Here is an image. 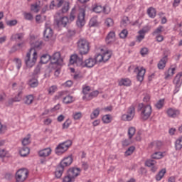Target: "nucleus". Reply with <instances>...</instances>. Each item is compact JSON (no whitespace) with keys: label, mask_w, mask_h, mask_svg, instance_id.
Returning <instances> with one entry per match:
<instances>
[{"label":"nucleus","mask_w":182,"mask_h":182,"mask_svg":"<svg viewBox=\"0 0 182 182\" xmlns=\"http://www.w3.org/2000/svg\"><path fill=\"white\" fill-rule=\"evenodd\" d=\"M70 65H76L77 66H81L82 68H93L96 65V60L95 58H90L83 62V55L73 54L70 58Z\"/></svg>","instance_id":"nucleus-1"},{"label":"nucleus","mask_w":182,"mask_h":182,"mask_svg":"<svg viewBox=\"0 0 182 182\" xmlns=\"http://www.w3.org/2000/svg\"><path fill=\"white\" fill-rule=\"evenodd\" d=\"M77 16V26L78 28H82V26H85V23H86V21H85V16H86V10H85V9H82L79 12L76 7L73 8L68 18L70 22H73V21L76 19Z\"/></svg>","instance_id":"nucleus-2"},{"label":"nucleus","mask_w":182,"mask_h":182,"mask_svg":"<svg viewBox=\"0 0 182 182\" xmlns=\"http://www.w3.org/2000/svg\"><path fill=\"white\" fill-rule=\"evenodd\" d=\"M72 163H73V158H72V156L64 158L56 168L55 177H57V178H60L62 174H63V171H65V168L70 166Z\"/></svg>","instance_id":"nucleus-3"},{"label":"nucleus","mask_w":182,"mask_h":182,"mask_svg":"<svg viewBox=\"0 0 182 182\" xmlns=\"http://www.w3.org/2000/svg\"><path fill=\"white\" fill-rule=\"evenodd\" d=\"M137 110L139 113H140L142 120H147L151 116V113H153L151 105H145L144 103H140L138 105Z\"/></svg>","instance_id":"nucleus-4"},{"label":"nucleus","mask_w":182,"mask_h":182,"mask_svg":"<svg viewBox=\"0 0 182 182\" xmlns=\"http://www.w3.org/2000/svg\"><path fill=\"white\" fill-rule=\"evenodd\" d=\"M89 41L85 38H80L77 42V49L80 52L78 55H87L90 50V46Z\"/></svg>","instance_id":"nucleus-5"},{"label":"nucleus","mask_w":182,"mask_h":182,"mask_svg":"<svg viewBox=\"0 0 182 182\" xmlns=\"http://www.w3.org/2000/svg\"><path fill=\"white\" fill-rule=\"evenodd\" d=\"M33 50V48L30 49L29 52L26 53V55L24 58V62L27 68L35 66V63H36V60H38V53L36 51L33 53V58H31V55Z\"/></svg>","instance_id":"nucleus-6"},{"label":"nucleus","mask_w":182,"mask_h":182,"mask_svg":"<svg viewBox=\"0 0 182 182\" xmlns=\"http://www.w3.org/2000/svg\"><path fill=\"white\" fill-rule=\"evenodd\" d=\"M70 146H72V140H67L60 144L55 148V154H58V156H60V154H63L65 151H68Z\"/></svg>","instance_id":"nucleus-7"},{"label":"nucleus","mask_w":182,"mask_h":182,"mask_svg":"<svg viewBox=\"0 0 182 182\" xmlns=\"http://www.w3.org/2000/svg\"><path fill=\"white\" fill-rule=\"evenodd\" d=\"M134 116H136V108H134V106L131 105L128 107L127 113L122 114V120L124 122H132L134 119Z\"/></svg>","instance_id":"nucleus-8"},{"label":"nucleus","mask_w":182,"mask_h":182,"mask_svg":"<svg viewBox=\"0 0 182 182\" xmlns=\"http://www.w3.org/2000/svg\"><path fill=\"white\" fill-rule=\"evenodd\" d=\"M29 172L26 168L19 169L16 173V180L17 182H23L26 178H28V176Z\"/></svg>","instance_id":"nucleus-9"},{"label":"nucleus","mask_w":182,"mask_h":182,"mask_svg":"<svg viewBox=\"0 0 182 182\" xmlns=\"http://www.w3.org/2000/svg\"><path fill=\"white\" fill-rule=\"evenodd\" d=\"M173 85H175V90H173V94L178 93L180 92V87L182 85V72L178 73L173 79Z\"/></svg>","instance_id":"nucleus-10"},{"label":"nucleus","mask_w":182,"mask_h":182,"mask_svg":"<svg viewBox=\"0 0 182 182\" xmlns=\"http://www.w3.org/2000/svg\"><path fill=\"white\" fill-rule=\"evenodd\" d=\"M134 73H136V79L139 82H143L144 80V75H146V69L144 68H140L139 66H136L134 70Z\"/></svg>","instance_id":"nucleus-11"},{"label":"nucleus","mask_w":182,"mask_h":182,"mask_svg":"<svg viewBox=\"0 0 182 182\" xmlns=\"http://www.w3.org/2000/svg\"><path fill=\"white\" fill-rule=\"evenodd\" d=\"M50 61L52 65H57L58 66H60L62 63H63V59L60 58V53H55L53 56L50 57Z\"/></svg>","instance_id":"nucleus-12"},{"label":"nucleus","mask_w":182,"mask_h":182,"mask_svg":"<svg viewBox=\"0 0 182 182\" xmlns=\"http://www.w3.org/2000/svg\"><path fill=\"white\" fill-rule=\"evenodd\" d=\"M166 114L168 117H171V119H176L180 116V109L174 107H170L166 109Z\"/></svg>","instance_id":"nucleus-13"},{"label":"nucleus","mask_w":182,"mask_h":182,"mask_svg":"<svg viewBox=\"0 0 182 182\" xmlns=\"http://www.w3.org/2000/svg\"><path fill=\"white\" fill-rule=\"evenodd\" d=\"M43 36L45 41H49L50 39H52V37L53 36V30H52L50 24L48 23H46V29L43 33Z\"/></svg>","instance_id":"nucleus-14"},{"label":"nucleus","mask_w":182,"mask_h":182,"mask_svg":"<svg viewBox=\"0 0 182 182\" xmlns=\"http://www.w3.org/2000/svg\"><path fill=\"white\" fill-rule=\"evenodd\" d=\"M116 41V33L110 31L105 38L107 45H112Z\"/></svg>","instance_id":"nucleus-15"},{"label":"nucleus","mask_w":182,"mask_h":182,"mask_svg":"<svg viewBox=\"0 0 182 182\" xmlns=\"http://www.w3.org/2000/svg\"><path fill=\"white\" fill-rule=\"evenodd\" d=\"M68 174L70 177H72L74 180L80 174V168H70L68 170Z\"/></svg>","instance_id":"nucleus-16"},{"label":"nucleus","mask_w":182,"mask_h":182,"mask_svg":"<svg viewBox=\"0 0 182 182\" xmlns=\"http://www.w3.org/2000/svg\"><path fill=\"white\" fill-rule=\"evenodd\" d=\"M38 154L39 157H49V156L52 154V149L48 147L41 149L38 152Z\"/></svg>","instance_id":"nucleus-17"},{"label":"nucleus","mask_w":182,"mask_h":182,"mask_svg":"<svg viewBox=\"0 0 182 182\" xmlns=\"http://www.w3.org/2000/svg\"><path fill=\"white\" fill-rule=\"evenodd\" d=\"M99 90H94L89 93L87 96H82V100H85L86 102H90L95 97H97L99 96Z\"/></svg>","instance_id":"nucleus-18"},{"label":"nucleus","mask_w":182,"mask_h":182,"mask_svg":"<svg viewBox=\"0 0 182 182\" xmlns=\"http://www.w3.org/2000/svg\"><path fill=\"white\" fill-rule=\"evenodd\" d=\"M101 53L102 54V58L104 59V63H106L109 59L112 58V50L101 49Z\"/></svg>","instance_id":"nucleus-19"},{"label":"nucleus","mask_w":182,"mask_h":182,"mask_svg":"<svg viewBox=\"0 0 182 182\" xmlns=\"http://www.w3.org/2000/svg\"><path fill=\"white\" fill-rule=\"evenodd\" d=\"M163 146V143L160 141H154L149 145V149H154V150H160Z\"/></svg>","instance_id":"nucleus-20"},{"label":"nucleus","mask_w":182,"mask_h":182,"mask_svg":"<svg viewBox=\"0 0 182 182\" xmlns=\"http://www.w3.org/2000/svg\"><path fill=\"white\" fill-rule=\"evenodd\" d=\"M33 100H35V97H33V95H26L23 98L24 105H27V106L32 105L33 103Z\"/></svg>","instance_id":"nucleus-21"},{"label":"nucleus","mask_w":182,"mask_h":182,"mask_svg":"<svg viewBox=\"0 0 182 182\" xmlns=\"http://www.w3.org/2000/svg\"><path fill=\"white\" fill-rule=\"evenodd\" d=\"M168 60V58L167 55H165L164 58H162L160 61L158 63V68L163 70L164 68H166V64L167 63Z\"/></svg>","instance_id":"nucleus-22"},{"label":"nucleus","mask_w":182,"mask_h":182,"mask_svg":"<svg viewBox=\"0 0 182 182\" xmlns=\"http://www.w3.org/2000/svg\"><path fill=\"white\" fill-rule=\"evenodd\" d=\"M69 22H70V21L69 20V18L68 16H64L62 17L58 22H57V25L58 26H66V25H68V23H69Z\"/></svg>","instance_id":"nucleus-23"},{"label":"nucleus","mask_w":182,"mask_h":182,"mask_svg":"<svg viewBox=\"0 0 182 182\" xmlns=\"http://www.w3.org/2000/svg\"><path fill=\"white\" fill-rule=\"evenodd\" d=\"M146 14L149 18L154 19V18H156V15H157V11L154 9V7H149L146 11Z\"/></svg>","instance_id":"nucleus-24"},{"label":"nucleus","mask_w":182,"mask_h":182,"mask_svg":"<svg viewBox=\"0 0 182 182\" xmlns=\"http://www.w3.org/2000/svg\"><path fill=\"white\" fill-rule=\"evenodd\" d=\"M42 45H43V42L36 41L34 43L31 45L32 47L30 49H33V50L32 51L33 53V52H36V50L41 49Z\"/></svg>","instance_id":"nucleus-25"},{"label":"nucleus","mask_w":182,"mask_h":182,"mask_svg":"<svg viewBox=\"0 0 182 182\" xmlns=\"http://www.w3.org/2000/svg\"><path fill=\"white\" fill-rule=\"evenodd\" d=\"M119 86H132V81L129 78H122L119 82Z\"/></svg>","instance_id":"nucleus-26"},{"label":"nucleus","mask_w":182,"mask_h":182,"mask_svg":"<svg viewBox=\"0 0 182 182\" xmlns=\"http://www.w3.org/2000/svg\"><path fill=\"white\" fill-rule=\"evenodd\" d=\"M30 153L29 148L28 146H23L20 150H19V154L21 157H26Z\"/></svg>","instance_id":"nucleus-27"},{"label":"nucleus","mask_w":182,"mask_h":182,"mask_svg":"<svg viewBox=\"0 0 182 182\" xmlns=\"http://www.w3.org/2000/svg\"><path fill=\"white\" fill-rule=\"evenodd\" d=\"M23 36H25L23 33L14 34L11 37V41H22V39H23Z\"/></svg>","instance_id":"nucleus-28"},{"label":"nucleus","mask_w":182,"mask_h":182,"mask_svg":"<svg viewBox=\"0 0 182 182\" xmlns=\"http://www.w3.org/2000/svg\"><path fill=\"white\" fill-rule=\"evenodd\" d=\"M28 85L30 87H38L39 85V82L38 81V78L36 77L31 78L28 81Z\"/></svg>","instance_id":"nucleus-29"},{"label":"nucleus","mask_w":182,"mask_h":182,"mask_svg":"<svg viewBox=\"0 0 182 182\" xmlns=\"http://www.w3.org/2000/svg\"><path fill=\"white\" fill-rule=\"evenodd\" d=\"M99 114H100V108L97 107L91 113L90 119L94 120V119H97V117H99Z\"/></svg>","instance_id":"nucleus-30"},{"label":"nucleus","mask_w":182,"mask_h":182,"mask_svg":"<svg viewBox=\"0 0 182 182\" xmlns=\"http://www.w3.org/2000/svg\"><path fill=\"white\" fill-rule=\"evenodd\" d=\"M94 60H95V63H102V62L105 63V60L103 58V54H102V51L100 53H98L95 55Z\"/></svg>","instance_id":"nucleus-31"},{"label":"nucleus","mask_w":182,"mask_h":182,"mask_svg":"<svg viewBox=\"0 0 182 182\" xmlns=\"http://www.w3.org/2000/svg\"><path fill=\"white\" fill-rule=\"evenodd\" d=\"M63 102L65 105H70V103H73V102H75V98L70 95H68L63 97Z\"/></svg>","instance_id":"nucleus-32"},{"label":"nucleus","mask_w":182,"mask_h":182,"mask_svg":"<svg viewBox=\"0 0 182 182\" xmlns=\"http://www.w3.org/2000/svg\"><path fill=\"white\" fill-rule=\"evenodd\" d=\"M92 91V87L89 85H83L82 93L84 95L83 96H88L89 92Z\"/></svg>","instance_id":"nucleus-33"},{"label":"nucleus","mask_w":182,"mask_h":182,"mask_svg":"<svg viewBox=\"0 0 182 182\" xmlns=\"http://www.w3.org/2000/svg\"><path fill=\"white\" fill-rule=\"evenodd\" d=\"M174 72H176V68H168V71L165 73V79L171 77L174 75Z\"/></svg>","instance_id":"nucleus-34"},{"label":"nucleus","mask_w":182,"mask_h":182,"mask_svg":"<svg viewBox=\"0 0 182 182\" xmlns=\"http://www.w3.org/2000/svg\"><path fill=\"white\" fill-rule=\"evenodd\" d=\"M92 11L95 12V14H100L103 12V6L100 4H95L92 8Z\"/></svg>","instance_id":"nucleus-35"},{"label":"nucleus","mask_w":182,"mask_h":182,"mask_svg":"<svg viewBox=\"0 0 182 182\" xmlns=\"http://www.w3.org/2000/svg\"><path fill=\"white\" fill-rule=\"evenodd\" d=\"M41 9V5L38 4V2H36L34 4H31V11L33 12H35L36 14H38Z\"/></svg>","instance_id":"nucleus-36"},{"label":"nucleus","mask_w":182,"mask_h":182,"mask_svg":"<svg viewBox=\"0 0 182 182\" xmlns=\"http://www.w3.org/2000/svg\"><path fill=\"white\" fill-rule=\"evenodd\" d=\"M164 155H163V152L157 151L151 155V158L155 160H160V159H163Z\"/></svg>","instance_id":"nucleus-37"},{"label":"nucleus","mask_w":182,"mask_h":182,"mask_svg":"<svg viewBox=\"0 0 182 182\" xmlns=\"http://www.w3.org/2000/svg\"><path fill=\"white\" fill-rule=\"evenodd\" d=\"M90 27H95L99 26V21H97V17H92L89 23Z\"/></svg>","instance_id":"nucleus-38"},{"label":"nucleus","mask_w":182,"mask_h":182,"mask_svg":"<svg viewBox=\"0 0 182 182\" xmlns=\"http://www.w3.org/2000/svg\"><path fill=\"white\" fill-rule=\"evenodd\" d=\"M50 60V55L48 54H44L41 56V63H43L44 65L46 64Z\"/></svg>","instance_id":"nucleus-39"},{"label":"nucleus","mask_w":182,"mask_h":182,"mask_svg":"<svg viewBox=\"0 0 182 182\" xmlns=\"http://www.w3.org/2000/svg\"><path fill=\"white\" fill-rule=\"evenodd\" d=\"M176 150H181L182 149V136L178 138L175 143Z\"/></svg>","instance_id":"nucleus-40"},{"label":"nucleus","mask_w":182,"mask_h":182,"mask_svg":"<svg viewBox=\"0 0 182 182\" xmlns=\"http://www.w3.org/2000/svg\"><path fill=\"white\" fill-rule=\"evenodd\" d=\"M166 174V169L161 170L159 173L156 176V181H160L163 177H164V175Z\"/></svg>","instance_id":"nucleus-41"},{"label":"nucleus","mask_w":182,"mask_h":182,"mask_svg":"<svg viewBox=\"0 0 182 182\" xmlns=\"http://www.w3.org/2000/svg\"><path fill=\"white\" fill-rule=\"evenodd\" d=\"M163 29H164V27L162 26H159L152 33L153 36H157L159 35H161V32H163Z\"/></svg>","instance_id":"nucleus-42"},{"label":"nucleus","mask_w":182,"mask_h":182,"mask_svg":"<svg viewBox=\"0 0 182 182\" xmlns=\"http://www.w3.org/2000/svg\"><path fill=\"white\" fill-rule=\"evenodd\" d=\"M135 134H136V128L133 127H129L128 129L129 139H132Z\"/></svg>","instance_id":"nucleus-43"},{"label":"nucleus","mask_w":182,"mask_h":182,"mask_svg":"<svg viewBox=\"0 0 182 182\" xmlns=\"http://www.w3.org/2000/svg\"><path fill=\"white\" fill-rule=\"evenodd\" d=\"M129 23H130V20L129 19V17L124 16L122 17L121 24L122 25V26H127Z\"/></svg>","instance_id":"nucleus-44"},{"label":"nucleus","mask_w":182,"mask_h":182,"mask_svg":"<svg viewBox=\"0 0 182 182\" xmlns=\"http://www.w3.org/2000/svg\"><path fill=\"white\" fill-rule=\"evenodd\" d=\"M105 25L107 26V28H110L114 25V21L112 20V18H107L105 21Z\"/></svg>","instance_id":"nucleus-45"},{"label":"nucleus","mask_w":182,"mask_h":182,"mask_svg":"<svg viewBox=\"0 0 182 182\" xmlns=\"http://www.w3.org/2000/svg\"><path fill=\"white\" fill-rule=\"evenodd\" d=\"M134 150H136V147L134 146H131L128 148V149L125 151L126 156H132L133 153L134 152Z\"/></svg>","instance_id":"nucleus-46"},{"label":"nucleus","mask_w":182,"mask_h":182,"mask_svg":"<svg viewBox=\"0 0 182 182\" xmlns=\"http://www.w3.org/2000/svg\"><path fill=\"white\" fill-rule=\"evenodd\" d=\"M102 122L103 123H110L112 122V117L110 114H106L102 117Z\"/></svg>","instance_id":"nucleus-47"},{"label":"nucleus","mask_w":182,"mask_h":182,"mask_svg":"<svg viewBox=\"0 0 182 182\" xmlns=\"http://www.w3.org/2000/svg\"><path fill=\"white\" fill-rule=\"evenodd\" d=\"M150 26H144L141 30H140L138 33H142V35H146V33H147L148 32L150 31Z\"/></svg>","instance_id":"nucleus-48"},{"label":"nucleus","mask_w":182,"mask_h":182,"mask_svg":"<svg viewBox=\"0 0 182 182\" xmlns=\"http://www.w3.org/2000/svg\"><path fill=\"white\" fill-rule=\"evenodd\" d=\"M63 182H75V179L67 173V176L63 178Z\"/></svg>","instance_id":"nucleus-49"},{"label":"nucleus","mask_w":182,"mask_h":182,"mask_svg":"<svg viewBox=\"0 0 182 182\" xmlns=\"http://www.w3.org/2000/svg\"><path fill=\"white\" fill-rule=\"evenodd\" d=\"M156 107L159 109H161L164 106V99L159 100L155 105Z\"/></svg>","instance_id":"nucleus-50"},{"label":"nucleus","mask_w":182,"mask_h":182,"mask_svg":"<svg viewBox=\"0 0 182 182\" xmlns=\"http://www.w3.org/2000/svg\"><path fill=\"white\" fill-rule=\"evenodd\" d=\"M24 18L26 21H33V16L31 13H26L25 12L23 14Z\"/></svg>","instance_id":"nucleus-51"},{"label":"nucleus","mask_w":182,"mask_h":182,"mask_svg":"<svg viewBox=\"0 0 182 182\" xmlns=\"http://www.w3.org/2000/svg\"><path fill=\"white\" fill-rule=\"evenodd\" d=\"M127 35H129V31H127L126 29H124L119 33V38H121V39H124L127 38Z\"/></svg>","instance_id":"nucleus-52"},{"label":"nucleus","mask_w":182,"mask_h":182,"mask_svg":"<svg viewBox=\"0 0 182 182\" xmlns=\"http://www.w3.org/2000/svg\"><path fill=\"white\" fill-rule=\"evenodd\" d=\"M70 8L69 2L65 3L61 9L62 14H66V12L69 11Z\"/></svg>","instance_id":"nucleus-53"},{"label":"nucleus","mask_w":182,"mask_h":182,"mask_svg":"<svg viewBox=\"0 0 182 182\" xmlns=\"http://www.w3.org/2000/svg\"><path fill=\"white\" fill-rule=\"evenodd\" d=\"M156 161L153 159H149L145 162V166H146L147 167H152L156 164Z\"/></svg>","instance_id":"nucleus-54"},{"label":"nucleus","mask_w":182,"mask_h":182,"mask_svg":"<svg viewBox=\"0 0 182 182\" xmlns=\"http://www.w3.org/2000/svg\"><path fill=\"white\" fill-rule=\"evenodd\" d=\"M73 117L74 120H80V119H82V112H74L73 114Z\"/></svg>","instance_id":"nucleus-55"},{"label":"nucleus","mask_w":182,"mask_h":182,"mask_svg":"<svg viewBox=\"0 0 182 182\" xmlns=\"http://www.w3.org/2000/svg\"><path fill=\"white\" fill-rule=\"evenodd\" d=\"M56 90H58V87L56 85H52L49 87L48 92L49 95H53Z\"/></svg>","instance_id":"nucleus-56"},{"label":"nucleus","mask_w":182,"mask_h":182,"mask_svg":"<svg viewBox=\"0 0 182 182\" xmlns=\"http://www.w3.org/2000/svg\"><path fill=\"white\" fill-rule=\"evenodd\" d=\"M14 99L15 102H21L22 100V91H19Z\"/></svg>","instance_id":"nucleus-57"},{"label":"nucleus","mask_w":182,"mask_h":182,"mask_svg":"<svg viewBox=\"0 0 182 182\" xmlns=\"http://www.w3.org/2000/svg\"><path fill=\"white\" fill-rule=\"evenodd\" d=\"M76 35V30H68L67 36L68 38H73Z\"/></svg>","instance_id":"nucleus-58"},{"label":"nucleus","mask_w":182,"mask_h":182,"mask_svg":"<svg viewBox=\"0 0 182 182\" xmlns=\"http://www.w3.org/2000/svg\"><path fill=\"white\" fill-rule=\"evenodd\" d=\"M140 53L141 56H146V55H149V48L146 47L142 48L140 50Z\"/></svg>","instance_id":"nucleus-59"},{"label":"nucleus","mask_w":182,"mask_h":182,"mask_svg":"<svg viewBox=\"0 0 182 182\" xmlns=\"http://www.w3.org/2000/svg\"><path fill=\"white\" fill-rule=\"evenodd\" d=\"M29 143H31V137L30 136L24 138L22 141L23 146H28V144H29Z\"/></svg>","instance_id":"nucleus-60"},{"label":"nucleus","mask_w":182,"mask_h":182,"mask_svg":"<svg viewBox=\"0 0 182 182\" xmlns=\"http://www.w3.org/2000/svg\"><path fill=\"white\" fill-rule=\"evenodd\" d=\"M14 62H16L17 65V69H21L22 66V60H21L19 58H14Z\"/></svg>","instance_id":"nucleus-61"},{"label":"nucleus","mask_w":182,"mask_h":182,"mask_svg":"<svg viewBox=\"0 0 182 182\" xmlns=\"http://www.w3.org/2000/svg\"><path fill=\"white\" fill-rule=\"evenodd\" d=\"M102 12L104 14H105L106 15H109V14H110V7L107 6H102Z\"/></svg>","instance_id":"nucleus-62"},{"label":"nucleus","mask_w":182,"mask_h":182,"mask_svg":"<svg viewBox=\"0 0 182 182\" xmlns=\"http://www.w3.org/2000/svg\"><path fill=\"white\" fill-rule=\"evenodd\" d=\"M70 120L67 119L63 124V129H69V127L70 126Z\"/></svg>","instance_id":"nucleus-63"},{"label":"nucleus","mask_w":182,"mask_h":182,"mask_svg":"<svg viewBox=\"0 0 182 182\" xmlns=\"http://www.w3.org/2000/svg\"><path fill=\"white\" fill-rule=\"evenodd\" d=\"M16 23H18V21L16 20H10L6 22V25H8V26H15Z\"/></svg>","instance_id":"nucleus-64"}]
</instances>
